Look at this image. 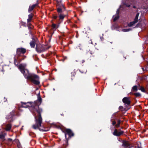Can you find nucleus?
<instances>
[{
    "label": "nucleus",
    "mask_w": 148,
    "mask_h": 148,
    "mask_svg": "<svg viewBox=\"0 0 148 148\" xmlns=\"http://www.w3.org/2000/svg\"><path fill=\"white\" fill-rule=\"evenodd\" d=\"M26 66L25 64H21L19 65L18 69L25 78L30 80L35 84L38 85L40 84L39 77L35 74L29 73V71L25 69Z\"/></svg>",
    "instance_id": "f257e3e1"
},
{
    "label": "nucleus",
    "mask_w": 148,
    "mask_h": 148,
    "mask_svg": "<svg viewBox=\"0 0 148 148\" xmlns=\"http://www.w3.org/2000/svg\"><path fill=\"white\" fill-rule=\"evenodd\" d=\"M36 111L38 114V116H35V121L36 124L32 126L33 128L34 129H38L42 131H46V130L42 126V119L40 114L41 112H42V110L41 109L38 108L36 110Z\"/></svg>",
    "instance_id": "f03ea898"
},
{
    "label": "nucleus",
    "mask_w": 148,
    "mask_h": 148,
    "mask_svg": "<svg viewBox=\"0 0 148 148\" xmlns=\"http://www.w3.org/2000/svg\"><path fill=\"white\" fill-rule=\"evenodd\" d=\"M46 46L45 45H37L36 47V51L38 52H41L44 51L48 49V48H46Z\"/></svg>",
    "instance_id": "7ed1b4c3"
},
{
    "label": "nucleus",
    "mask_w": 148,
    "mask_h": 148,
    "mask_svg": "<svg viewBox=\"0 0 148 148\" xmlns=\"http://www.w3.org/2000/svg\"><path fill=\"white\" fill-rule=\"evenodd\" d=\"M26 49L24 48H18L17 49L16 53L17 54L20 56L21 54H24L26 52Z\"/></svg>",
    "instance_id": "20e7f679"
},
{
    "label": "nucleus",
    "mask_w": 148,
    "mask_h": 148,
    "mask_svg": "<svg viewBox=\"0 0 148 148\" xmlns=\"http://www.w3.org/2000/svg\"><path fill=\"white\" fill-rule=\"evenodd\" d=\"M123 102L125 104L127 105L130 104V98L129 97H125L122 100Z\"/></svg>",
    "instance_id": "39448f33"
},
{
    "label": "nucleus",
    "mask_w": 148,
    "mask_h": 148,
    "mask_svg": "<svg viewBox=\"0 0 148 148\" xmlns=\"http://www.w3.org/2000/svg\"><path fill=\"white\" fill-rule=\"evenodd\" d=\"M66 134H68L69 136L70 137L73 136V134L72 132L71 131L70 129H67L66 131V133L65 137V138H66Z\"/></svg>",
    "instance_id": "423d86ee"
},
{
    "label": "nucleus",
    "mask_w": 148,
    "mask_h": 148,
    "mask_svg": "<svg viewBox=\"0 0 148 148\" xmlns=\"http://www.w3.org/2000/svg\"><path fill=\"white\" fill-rule=\"evenodd\" d=\"M123 133V132L121 131L120 132H118L117 130L115 129L113 134L114 135L116 136H119L122 134Z\"/></svg>",
    "instance_id": "0eeeda50"
},
{
    "label": "nucleus",
    "mask_w": 148,
    "mask_h": 148,
    "mask_svg": "<svg viewBox=\"0 0 148 148\" xmlns=\"http://www.w3.org/2000/svg\"><path fill=\"white\" fill-rule=\"evenodd\" d=\"M119 10H118L116 11V14L113 16V20L114 21H116L119 18Z\"/></svg>",
    "instance_id": "6e6552de"
},
{
    "label": "nucleus",
    "mask_w": 148,
    "mask_h": 148,
    "mask_svg": "<svg viewBox=\"0 0 148 148\" xmlns=\"http://www.w3.org/2000/svg\"><path fill=\"white\" fill-rule=\"evenodd\" d=\"M129 145L128 143L126 141H124L122 145V148H129Z\"/></svg>",
    "instance_id": "1a4fd4ad"
},
{
    "label": "nucleus",
    "mask_w": 148,
    "mask_h": 148,
    "mask_svg": "<svg viewBox=\"0 0 148 148\" xmlns=\"http://www.w3.org/2000/svg\"><path fill=\"white\" fill-rule=\"evenodd\" d=\"M33 15L32 14H31L28 15V18L27 19V21L28 23H29L31 21L33 17Z\"/></svg>",
    "instance_id": "9d476101"
},
{
    "label": "nucleus",
    "mask_w": 148,
    "mask_h": 148,
    "mask_svg": "<svg viewBox=\"0 0 148 148\" xmlns=\"http://www.w3.org/2000/svg\"><path fill=\"white\" fill-rule=\"evenodd\" d=\"M136 1V0H128V2H129L130 4L126 5V6L128 7H129L130 6V5L134 3Z\"/></svg>",
    "instance_id": "9b49d317"
},
{
    "label": "nucleus",
    "mask_w": 148,
    "mask_h": 148,
    "mask_svg": "<svg viewBox=\"0 0 148 148\" xmlns=\"http://www.w3.org/2000/svg\"><path fill=\"white\" fill-rule=\"evenodd\" d=\"M139 14V13H138L137 14H136V16L135 18L134 21L135 23L137 22L138 20V16Z\"/></svg>",
    "instance_id": "f8f14e48"
},
{
    "label": "nucleus",
    "mask_w": 148,
    "mask_h": 148,
    "mask_svg": "<svg viewBox=\"0 0 148 148\" xmlns=\"http://www.w3.org/2000/svg\"><path fill=\"white\" fill-rule=\"evenodd\" d=\"M36 5V4L32 5V6H30L28 11L29 12L33 10L34 8Z\"/></svg>",
    "instance_id": "ddd939ff"
},
{
    "label": "nucleus",
    "mask_w": 148,
    "mask_h": 148,
    "mask_svg": "<svg viewBox=\"0 0 148 148\" xmlns=\"http://www.w3.org/2000/svg\"><path fill=\"white\" fill-rule=\"evenodd\" d=\"M11 125L10 124H8L6 126L5 130L6 131H9L11 129Z\"/></svg>",
    "instance_id": "4468645a"
},
{
    "label": "nucleus",
    "mask_w": 148,
    "mask_h": 148,
    "mask_svg": "<svg viewBox=\"0 0 148 148\" xmlns=\"http://www.w3.org/2000/svg\"><path fill=\"white\" fill-rule=\"evenodd\" d=\"M65 16V15L63 14H60L59 15V19L60 20H62L64 18Z\"/></svg>",
    "instance_id": "2eb2a0df"
},
{
    "label": "nucleus",
    "mask_w": 148,
    "mask_h": 148,
    "mask_svg": "<svg viewBox=\"0 0 148 148\" xmlns=\"http://www.w3.org/2000/svg\"><path fill=\"white\" fill-rule=\"evenodd\" d=\"M31 47L34 48L35 46V42L34 41H32L30 43Z\"/></svg>",
    "instance_id": "dca6fc26"
},
{
    "label": "nucleus",
    "mask_w": 148,
    "mask_h": 148,
    "mask_svg": "<svg viewBox=\"0 0 148 148\" xmlns=\"http://www.w3.org/2000/svg\"><path fill=\"white\" fill-rule=\"evenodd\" d=\"M28 103H24L22 105L23 107L24 108H27L28 107H29L30 106L28 105Z\"/></svg>",
    "instance_id": "f3484780"
},
{
    "label": "nucleus",
    "mask_w": 148,
    "mask_h": 148,
    "mask_svg": "<svg viewBox=\"0 0 148 148\" xmlns=\"http://www.w3.org/2000/svg\"><path fill=\"white\" fill-rule=\"evenodd\" d=\"M135 23L133 21L132 22H130L128 24V25L130 27L132 26Z\"/></svg>",
    "instance_id": "a211bd4d"
},
{
    "label": "nucleus",
    "mask_w": 148,
    "mask_h": 148,
    "mask_svg": "<svg viewBox=\"0 0 148 148\" xmlns=\"http://www.w3.org/2000/svg\"><path fill=\"white\" fill-rule=\"evenodd\" d=\"M42 101V99L40 97V96H39L38 97V101L40 102V103Z\"/></svg>",
    "instance_id": "6ab92c4d"
},
{
    "label": "nucleus",
    "mask_w": 148,
    "mask_h": 148,
    "mask_svg": "<svg viewBox=\"0 0 148 148\" xmlns=\"http://www.w3.org/2000/svg\"><path fill=\"white\" fill-rule=\"evenodd\" d=\"M120 122H121L120 120H118V123H117V124L116 125V127H117L119 126V125H120Z\"/></svg>",
    "instance_id": "aec40b11"
},
{
    "label": "nucleus",
    "mask_w": 148,
    "mask_h": 148,
    "mask_svg": "<svg viewBox=\"0 0 148 148\" xmlns=\"http://www.w3.org/2000/svg\"><path fill=\"white\" fill-rule=\"evenodd\" d=\"M132 90L134 91H136L137 90V87L136 86H134L132 88Z\"/></svg>",
    "instance_id": "412c9836"
},
{
    "label": "nucleus",
    "mask_w": 148,
    "mask_h": 148,
    "mask_svg": "<svg viewBox=\"0 0 148 148\" xmlns=\"http://www.w3.org/2000/svg\"><path fill=\"white\" fill-rule=\"evenodd\" d=\"M52 27L54 29H56L57 28L56 25L54 23L52 24Z\"/></svg>",
    "instance_id": "4be33fe9"
},
{
    "label": "nucleus",
    "mask_w": 148,
    "mask_h": 148,
    "mask_svg": "<svg viewBox=\"0 0 148 148\" xmlns=\"http://www.w3.org/2000/svg\"><path fill=\"white\" fill-rule=\"evenodd\" d=\"M130 29H124L122 30V31L123 32H127L130 31Z\"/></svg>",
    "instance_id": "5701e85b"
},
{
    "label": "nucleus",
    "mask_w": 148,
    "mask_h": 148,
    "mask_svg": "<svg viewBox=\"0 0 148 148\" xmlns=\"http://www.w3.org/2000/svg\"><path fill=\"white\" fill-rule=\"evenodd\" d=\"M135 95L136 97L139 96L140 95V94L139 93H136L135 94Z\"/></svg>",
    "instance_id": "b1692460"
},
{
    "label": "nucleus",
    "mask_w": 148,
    "mask_h": 148,
    "mask_svg": "<svg viewBox=\"0 0 148 148\" xmlns=\"http://www.w3.org/2000/svg\"><path fill=\"white\" fill-rule=\"evenodd\" d=\"M62 11V9L60 8H59L57 9V11L58 12H61Z\"/></svg>",
    "instance_id": "393cba45"
},
{
    "label": "nucleus",
    "mask_w": 148,
    "mask_h": 148,
    "mask_svg": "<svg viewBox=\"0 0 148 148\" xmlns=\"http://www.w3.org/2000/svg\"><path fill=\"white\" fill-rule=\"evenodd\" d=\"M140 90L143 92H144L145 91V89L143 87H141Z\"/></svg>",
    "instance_id": "a878e982"
},
{
    "label": "nucleus",
    "mask_w": 148,
    "mask_h": 148,
    "mask_svg": "<svg viewBox=\"0 0 148 148\" xmlns=\"http://www.w3.org/2000/svg\"><path fill=\"white\" fill-rule=\"evenodd\" d=\"M4 137V136L3 134H0V138L1 139H3Z\"/></svg>",
    "instance_id": "bb28decb"
},
{
    "label": "nucleus",
    "mask_w": 148,
    "mask_h": 148,
    "mask_svg": "<svg viewBox=\"0 0 148 148\" xmlns=\"http://www.w3.org/2000/svg\"><path fill=\"white\" fill-rule=\"evenodd\" d=\"M145 24L144 23H143V25L142 26H141V28H143L145 27Z\"/></svg>",
    "instance_id": "cd10ccee"
},
{
    "label": "nucleus",
    "mask_w": 148,
    "mask_h": 148,
    "mask_svg": "<svg viewBox=\"0 0 148 148\" xmlns=\"http://www.w3.org/2000/svg\"><path fill=\"white\" fill-rule=\"evenodd\" d=\"M116 122L115 121H113V122L112 124L113 125H114L116 124Z\"/></svg>",
    "instance_id": "c85d7f7f"
},
{
    "label": "nucleus",
    "mask_w": 148,
    "mask_h": 148,
    "mask_svg": "<svg viewBox=\"0 0 148 148\" xmlns=\"http://www.w3.org/2000/svg\"><path fill=\"white\" fill-rule=\"evenodd\" d=\"M57 16H53V18L54 19H56L57 18Z\"/></svg>",
    "instance_id": "c756f323"
},
{
    "label": "nucleus",
    "mask_w": 148,
    "mask_h": 148,
    "mask_svg": "<svg viewBox=\"0 0 148 148\" xmlns=\"http://www.w3.org/2000/svg\"><path fill=\"white\" fill-rule=\"evenodd\" d=\"M16 60L15 58H14V63L15 64H16Z\"/></svg>",
    "instance_id": "7c9ffc66"
}]
</instances>
